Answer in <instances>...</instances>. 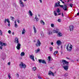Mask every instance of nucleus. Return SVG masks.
I'll return each mask as SVG.
<instances>
[{"label":"nucleus","mask_w":79,"mask_h":79,"mask_svg":"<svg viewBox=\"0 0 79 79\" xmlns=\"http://www.w3.org/2000/svg\"><path fill=\"white\" fill-rule=\"evenodd\" d=\"M60 62H63V68L65 70L67 71L68 70L69 68V62L67 61L63 60H62L60 61Z\"/></svg>","instance_id":"1"},{"label":"nucleus","mask_w":79,"mask_h":79,"mask_svg":"<svg viewBox=\"0 0 79 79\" xmlns=\"http://www.w3.org/2000/svg\"><path fill=\"white\" fill-rule=\"evenodd\" d=\"M66 48L67 50V51L71 52L73 48V45L70 44H69L66 46Z\"/></svg>","instance_id":"2"},{"label":"nucleus","mask_w":79,"mask_h":79,"mask_svg":"<svg viewBox=\"0 0 79 79\" xmlns=\"http://www.w3.org/2000/svg\"><path fill=\"white\" fill-rule=\"evenodd\" d=\"M0 45H1V46L0 47V49L1 50H2L3 49V48H2V47L3 46H6L7 45V44L6 43H3V42H2V41H0Z\"/></svg>","instance_id":"3"},{"label":"nucleus","mask_w":79,"mask_h":79,"mask_svg":"<svg viewBox=\"0 0 79 79\" xmlns=\"http://www.w3.org/2000/svg\"><path fill=\"white\" fill-rule=\"evenodd\" d=\"M53 32L54 33H56V34H57V35H58L59 37H60V32H59V30L58 28H55L53 30Z\"/></svg>","instance_id":"4"},{"label":"nucleus","mask_w":79,"mask_h":79,"mask_svg":"<svg viewBox=\"0 0 79 79\" xmlns=\"http://www.w3.org/2000/svg\"><path fill=\"white\" fill-rule=\"evenodd\" d=\"M57 12L56 11H54V14L55 16H57V15H60V9L57 8V9L56 10Z\"/></svg>","instance_id":"5"},{"label":"nucleus","mask_w":79,"mask_h":79,"mask_svg":"<svg viewBox=\"0 0 79 79\" xmlns=\"http://www.w3.org/2000/svg\"><path fill=\"white\" fill-rule=\"evenodd\" d=\"M38 61L40 63H41L43 64H46V61L44 60L39 59Z\"/></svg>","instance_id":"6"},{"label":"nucleus","mask_w":79,"mask_h":79,"mask_svg":"<svg viewBox=\"0 0 79 79\" xmlns=\"http://www.w3.org/2000/svg\"><path fill=\"white\" fill-rule=\"evenodd\" d=\"M19 66L20 67H23V68L25 69L26 68V65L25 64L21 62V63L20 64Z\"/></svg>","instance_id":"7"},{"label":"nucleus","mask_w":79,"mask_h":79,"mask_svg":"<svg viewBox=\"0 0 79 79\" xmlns=\"http://www.w3.org/2000/svg\"><path fill=\"white\" fill-rule=\"evenodd\" d=\"M40 45H41V43H40V41L39 40H38L37 42L35 44L36 46V47H40Z\"/></svg>","instance_id":"8"},{"label":"nucleus","mask_w":79,"mask_h":79,"mask_svg":"<svg viewBox=\"0 0 79 79\" xmlns=\"http://www.w3.org/2000/svg\"><path fill=\"white\" fill-rule=\"evenodd\" d=\"M19 3L20 4V6L21 7H24V3L23 2H22V0H19Z\"/></svg>","instance_id":"9"},{"label":"nucleus","mask_w":79,"mask_h":79,"mask_svg":"<svg viewBox=\"0 0 79 79\" xmlns=\"http://www.w3.org/2000/svg\"><path fill=\"white\" fill-rule=\"evenodd\" d=\"M21 47V44L19 43H17V46H16V48H17V50H19L20 49V48Z\"/></svg>","instance_id":"10"},{"label":"nucleus","mask_w":79,"mask_h":79,"mask_svg":"<svg viewBox=\"0 0 79 79\" xmlns=\"http://www.w3.org/2000/svg\"><path fill=\"white\" fill-rule=\"evenodd\" d=\"M56 2L55 4L54 5V8L60 6V2Z\"/></svg>","instance_id":"11"},{"label":"nucleus","mask_w":79,"mask_h":79,"mask_svg":"<svg viewBox=\"0 0 79 79\" xmlns=\"http://www.w3.org/2000/svg\"><path fill=\"white\" fill-rule=\"evenodd\" d=\"M63 9L64 11H67L68 10V8H67V6L65 5H64Z\"/></svg>","instance_id":"12"},{"label":"nucleus","mask_w":79,"mask_h":79,"mask_svg":"<svg viewBox=\"0 0 79 79\" xmlns=\"http://www.w3.org/2000/svg\"><path fill=\"white\" fill-rule=\"evenodd\" d=\"M30 58H31V60H32L33 61H35V60H34V55H30Z\"/></svg>","instance_id":"13"},{"label":"nucleus","mask_w":79,"mask_h":79,"mask_svg":"<svg viewBox=\"0 0 79 79\" xmlns=\"http://www.w3.org/2000/svg\"><path fill=\"white\" fill-rule=\"evenodd\" d=\"M4 23H6V22H7L8 23H10V21L9 19H5L4 21Z\"/></svg>","instance_id":"14"},{"label":"nucleus","mask_w":79,"mask_h":79,"mask_svg":"<svg viewBox=\"0 0 79 79\" xmlns=\"http://www.w3.org/2000/svg\"><path fill=\"white\" fill-rule=\"evenodd\" d=\"M70 31H73L74 30V26H70L69 27Z\"/></svg>","instance_id":"15"},{"label":"nucleus","mask_w":79,"mask_h":79,"mask_svg":"<svg viewBox=\"0 0 79 79\" xmlns=\"http://www.w3.org/2000/svg\"><path fill=\"white\" fill-rule=\"evenodd\" d=\"M48 75L49 76H51V75H52V76H54V73H53V72H52L51 71H50L49 72Z\"/></svg>","instance_id":"16"},{"label":"nucleus","mask_w":79,"mask_h":79,"mask_svg":"<svg viewBox=\"0 0 79 79\" xmlns=\"http://www.w3.org/2000/svg\"><path fill=\"white\" fill-rule=\"evenodd\" d=\"M15 43H17V44H18L19 43V40H18V38H15Z\"/></svg>","instance_id":"17"},{"label":"nucleus","mask_w":79,"mask_h":79,"mask_svg":"<svg viewBox=\"0 0 79 79\" xmlns=\"http://www.w3.org/2000/svg\"><path fill=\"white\" fill-rule=\"evenodd\" d=\"M48 32V34L49 35H51V34H52V30H49Z\"/></svg>","instance_id":"18"},{"label":"nucleus","mask_w":79,"mask_h":79,"mask_svg":"<svg viewBox=\"0 0 79 79\" xmlns=\"http://www.w3.org/2000/svg\"><path fill=\"white\" fill-rule=\"evenodd\" d=\"M40 23L41 24H42V25H45V22H44V21L42 20H41L40 21Z\"/></svg>","instance_id":"19"},{"label":"nucleus","mask_w":79,"mask_h":79,"mask_svg":"<svg viewBox=\"0 0 79 79\" xmlns=\"http://www.w3.org/2000/svg\"><path fill=\"white\" fill-rule=\"evenodd\" d=\"M33 29L34 33H35V34H36V33H37V30H36V28H35V27L34 25L33 26Z\"/></svg>","instance_id":"20"},{"label":"nucleus","mask_w":79,"mask_h":79,"mask_svg":"<svg viewBox=\"0 0 79 79\" xmlns=\"http://www.w3.org/2000/svg\"><path fill=\"white\" fill-rule=\"evenodd\" d=\"M28 13H29L30 15L31 16H32L33 15V14L32 13V12H31V11L30 10H29Z\"/></svg>","instance_id":"21"},{"label":"nucleus","mask_w":79,"mask_h":79,"mask_svg":"<svg viewBox=\"0 0 79 79\" xmlns=\"http://www.w3.org/2000/svg\"><path fill=\"white\" fill-rule=\"evenodd\" d=\"M25 32H26V30L24 29V28H23V30L22 31V34H25Z\"/></svg>","instance_id":"22"},{"label":"nucleus","mask_w":79,"mask_h":79,"mask_svg":"<svg viewBox=\"0 0 79 79\" xmlns=\"http://www.w3.org/2000/svg\"><path fill=\"white\" fill-rule=\"evenodd\" d=\"M20 55L21 56H24V55H25V53L24 52H22L21 53Z\"/></svg>","instance_id":"23"},{"label":"nucleus","mask_w":79,"mask_h":79,"mask_svg":"<svg viewBox=\"0 0 79 79\" xmlns=\"http://www.w3.org/2000/svg\"><path fill=\"white\" fill-rule=\"evenodd\" d=\"M56 44H57V45L59 46V45H60V40H57L56 42Z\"/></svg>","instance_id":"24"},{"label":"nucleus","mask_w":79,"mask_h":79,"mask_svg":"<svg viewBox=\"0 0 79 79\" xmlns=\"http://www.w3.org/2000/svg\"><path fill=\"white\" fill-rule=\"evenodd\" d=\"M58 53V51H55L53 53L54 55L56 56V53Z\"/></svg>","instance_id":"25"},{"label":"nucleus","mask_w":79,"mask_h":79,"mask_svg":"<svg viewBox=\"0 0 79 79\" xmlns=\"http://www.w3.org/2000/svg\"><path fill=\"white\" fill-rule=\"evenodd\" d=\"M39 52H40V49L38 48L37 50H35V53H37Z\"/></svg>","instance_id":"26"},{"label":"nucleus","mask_w":79,"mask_h":79,"mask_svg":"<svg viewBox=\"0 0 79 79\" xmlns=\"http://www.w3.org/2000/svg\"><path fill=\"white\" fill-rule=\"evenodd\" d=\"M35 19H36V21H39V19H38L37 18V15H35Z\"/></svg>","instance_id":"27"},{"label":"nucleus","mask_w":79,"mask_h":79,"mask_svg":"<svg viewBox=\"0 0 79 79\" xmlns=\"http://www.w3.org/2000/svg\"><path fill=\"white\" fill-rule=\"evenodd\" d=\"M68 73H66L64 75V77H67V76H68Z\"/></svg>","instance_id":"28"},{"label":"nucleus","mask_w":79,"mask_h":79,"mask_svg":"<svg viewBox=\"0 0 79 79\" xmlns=\"http://www.w3.org/2000/svg\"><path fill=\"white\" fill-rule=\"evenodd\" d=\"M36 68L35 67H33L32 69V71H35L36 70Z\"/></svg>","instance_id":"29"},{"label":"nucleus","mask_w":79,"mask_h":79,"mask_svg":"<svg viewBox=\"0 0 79 79\" xmlns=\"http://www.w3.org/2000/svg\"><path fill=\"white\" fill-rule=\"evenodd\" d=\"M10 17L11 18V20L12 21H15V18H14L13 17Z\"/></svg>","instance_id":"30"},{"label":"nucleus","mask_w":79,"mask_h":79,"mask_svg":"<svg viewBox=\"0 0 79 79\" xmlns=\"http://www.w3.org/2000/svg\"><path fill=\"white\" fill-rule=\"evenodd\" d=\"M48 59L49 60V61H50V60H51V57L50 56H49L48 57Z\"/></svg>","instance_id":"31"},{"label":"nucleus","mask_w":79,"mask_h":79,"mask_svg":"<svg viewBox=\"0 0 79 79\" xmlns=\"http://www.w3.org/2000/svg\"><path fill=\"white\" fill-rule=\"evenodd\" d=\"M51 26L52 27H54L55 26V25H54V24L53 23H52L51 24Z\"/></svg>","instance_id":"32"},{"label":"nucleus","mask_w":79,"mask_h":79,"mask_svg":"<svg viewBox=\"0 0 79 79\" xmlns=\"http://www.w3.org/2000/svg\"><path fill=\"white\" fill-rule=\"evenodd\" d=\"M41 35L42 36V37H44V33H43L42 32L41 33Z\"/></svg>","instance_id":"33"},{"label":"nucleus","mask_w":79,"mask_h":79,"mask_svg":"<svg viewBox=\"0 0 79 79\" xmlns=\"http://www.w3.org/2000/svg\"><path fill=\"white\" fill-rule=\"evenodd\" d=\"M49 49L50 50V51H52V50H53V48L52 47H50V48H49Z\"/></svg>","instance_id":"34"},{"label":"nucleus","mask_w":79,"mask_h":79,"mask_svg":"<svg viewBox=\"0 0 79 79\" xmlns=\"http://www.w3.org/2000/svg\"><path fill=\"white\" fill-rule=\"evenodd\" d=\"M69 6H70L71 8H73V5L72 4H70Z\"/></svg>","instance_id":"35"},{"label":"nucleus","mask_w":79,"mask_h":79,"mask_svg":"<svg viewBox=\"0 0 79 79\" xmlns=\"http://www.w3.org/2000/svg\"><path fill=\"white\" fill-rule=\"evenodd\" d=\"M10 74L9 73L8 75V77L9 78V79H10V78H11V76H10Z\"/></svg>","instance_id":"36"},{"label":"nucleus","mask_w":79,"mask_h":79,"mask_svg":"<svg viewBox=\"0 0 79 79\" xmlns=\"http://www.w3.org/2000/svg\"><path fill=\"white\" fill-rule=\"evenodd\" d=\"M62 33L61 32H60V37H62Z\"/></svg>","instance_id":"37"},{"label":"nucleus","mask_w":79,"mask_h":79,"mask_svg":"<svg viewBox=\"0 0 79 79\" xmlns=\"http://www.w3.org/2000/svg\"><path fill=\"white\" fill-rule=\"evenodd\" d=\"M60 7H61V8H63V7L64 6L63 5H60Z\"/></svg>","instance_id":"38"},{"label":"nucleus","mask_w":79,"mask_h":79,"mask_svg":"<svg viewBox=\"0 0 79 79\" xmlns=\"http://www.w3.org/2000/svg\"><path fill=\"white\" fill-rule=\"evenodd\" d=\"M0 35H2V31L1 30H0Z\"/></svg>","instance_id":"39"},{"label":"nucleus","mask_w":79,"mask_h":79,"mask_svg":"<svg viewBox=\"0 0 79 79\" xmlns=\"http://www.w3.org/2000/svg\"><path fill=\"white\" fill-rule=\"evenodd\" d=\"M60 49L61 50H63V46L62 45H61L60 47Z\"/></svg>","instance_id":"40"},{"label":"nucleus","mask_w":79,"mask_h":79,"mask_svg":"<svg viewBox=\"0 0 79 79\" xmlns=\"http://www.w3.org/2000/svg\"><path fill=\"white\" fill-rule=\"evenodd\" d=\"M60 0V1H61L62 3L64 4V1H63V0Z\"/></svg>","instance_id":"41"},{"label":"nucleus","mask_w":79,"mask_h":79,"mask_svg":"<svg viewBox=\"0 0 79 79\" xmlns=\"http://www.w3.org/2000/svg\"><path fill=\"white\" fill-rule=\"evenodd\" d=\"M15 27H18V25L17 24H15Z\"/></svg>","instance_id":"42"},{"label":"nucleus","mask_w":79,"mask_h":79,"mask_svg":"<svg viewBox=\"0 0 79 79\" xmlns=\"http://www.w3.org/2000/svg\"><path fill=\"white\" fill-rule=\"evenodd\" d=\"M8 32L9 34H11V31H10V30H9L8 31Z\"/></svg>","instance_id":"43"},{"label":"nucleus","mask_w":79,"mask_h":79,"mask_svg":"<svg viewBox=\"0 0 79 79\" xmlns=\"http://www.w3.org/2000/svg\"><path fill=\"white\" fill-rule=\"evenodd\" d=\"M17 21L18 22V23H20V21H19V20L18 19H17Z\"/></svg>","instance_id":"44"},{"label":"nucleus","mask_w":79,"mask_h":79,"mask_svg":"<svg viewBox=\"0 0 79 79\" xmlns=\"http://www.w3.org/2000/svg\"><path fill=\"white\" fill-rule=\"evenodd\" d=\"M38 77L39 79H42V77H40L38 76Z\"/></svg>","instance_id":"45"},{"label":"nucleus","mask_w":79,"mask_h":79,"mask_svg":"<svg viewBox=\"0 0 79 79\" xmlns=\"http://www.w3.org/2000/svg\"><path fill=\"white\" fill-rule=\"evenodd\" d=\"M61 44H62V42L60 41V45H61Z\"/></svg>","instance_id":"46"},{"label":"nucleus","mask_w":79,"mask_h":79,"mask_svg":"<svg viewBox=\"0 0 79 79\" xmlns=\"http://www.w3.org/2000/svg\"><path fill=\"white\" fill-rule=\"evenodd\" d=\"M8 23V26H9V27L10 26V23Z\"/></svg>","instance_id":"47"},{"label":"nucleus","mask_w":79,"mask_h":79,"mask_svg":"<svg viewBox=\"0 0 79 79\" xmlns=\"http://www.w3.org/2000/svg\"><path fill=\"white\" fill-rule=\"evenodd\" d=\"M17 77H19V74L18 73L17 74Z\"/></svg>","instance_id":"48"},{"label":"nucleus","mask_w":79,"mask_h":79,"mask_svg":"<svg viewBox=\"0 0 79 79\" xmlns=\"http://www.w3.org/2000/svg\"><path fill=\"white\" fill-rule=\"evenodd\" d=\"M62 17H64V15L63 13H62Z\"/></svg>","instance_id":"49"},{"label":"nucleus","mask_w":79,"mask_h":79,"mask_svg":"<svg viewBox=\"0 0 79 79\" xmlns=\"http://www.w3.org/2000/svg\"><path fill=\"white\" fill-rule=\"evenodd\" d=\"M13 5H14V6H16V4L15 3H14L13 4Z\"/></svg>","instance_id":"50"},{"label":"nucleus","mask_w":79,"mask_h":79,"mask_svg":"<svg viewBox=\"0 0 79 79\" xmlns=\"http://www.w3.org/2000/svg\"><path fill=\"white\" fill-rule=\"evenodd\" d=\"M10 64H11V63H10V62H9L8 63V65H10Z\"/></svg>","instance_id":"51"},{"label":"nucleus","mask_w":79,"mask_h":79,"mask_svg":"<svg viewBox=\"0 0 79 79\" xmlns=\"http://www.w3.org/2000/svg\"><path fill=\"white\" fill-rule=\"evenodd\" d=\"M40 2L41 3H42V0H39Z\"/></svg>","instance_id":"52"},{"label":"nucleus","mask_w":79,"mask_h":79,"mask_svg":"<svg viewBox=\"0 0 79 79\" xmlns=\"http://www.w3.org/2000/svg\"><path fill=\"white\" fill-rule=\"evenodd\" d=\"M14 22H15V24H16V20H15Z\"/></svg>","instance_id":"53"},{"label":"nucleus","mask_w":79,"mask_h":79,"mask_svg":"<svg viewBox=\"0 0 79 79\" xmlns=\"http://www.w3.org/2000/svg\"><path fill=\"white\" fill-rule=\"evenodd\" d=\"M77 15L78 16H79V12L77 14Z\"/></svg>","instance_id":"54"},{"label":"nucleus","mask_w":79,"mask_h":79,"mask_svg":"<svg viewBox=\"0 0 79 79\" xmlns=\"http://www.w3.org/2000/svg\"><path fill=\"white\" fill-rule=\"evenodd\" d=\"M51 45H53V42L51 43Z\"/></svg>","instance_id":"55"},{"label":"nucleus","mask_w":79,"mask_h":79,"mask_svg":"<svg viewBox=\"0 0 79 79\" xmlns=\"http://www.w3.org/2000/svg\"><path fill=\"white\" fill-rule=\"evenodd\" d=\"M66 58H67V59H68V60H70V59L68 58V57H66Z\"/></svg>","instance_id":"56"},{"label":"nucleus","mask_w":79,"mask_h":79,"mask_svg":"<svg viewBox=\"0 0 79 79\" xmlns=\"http://www.w3.org/2000/svg\"><path fill=\"white\" fill-rule=\"evenodd\" d=\"M58 22H60V19H58Z\"/></svg>","instance_id":"57"},{"label":"nucleus","mask_w":79,"mask_h":79,"mask_svg":"<svg viewBox=\"0 0 79 79\" xmlns=\"http://www.w3.org/2000/svg\"><path fill=\"white\" fill-rule=\"evenodd\" d=\"M61 19H60V22H61Z\"/></svg>","instance_id":"58"},{"label":"nucleus","mask_w":79,"mask_h":79,"mask_svg":"<svg viewBox=\"0 0 79 79\" xmlns=\"http://www.w3.org/2000/svg\"><path fill=\"white\" fill-rule=\"evenodd\" d=\"M12 34L13 35H14V34H15V33H14V32H13V33H12Z\"/></svg>","instance_id":"59"},{"label":"nucleus","mask_w":79,"mask_h":79,"mask_svg":"<svg viewBox=\"0 0 79 79\" xmlns=\"http://www.w3.org/2000/svg\"><path fill=\"white\" fill-rule=\"evenodd\" d=\"M57 49H59V47H57Z\"/></svg>","instance_id":"60"},{"label":"nucleus","mask_w":79,"mask_h":79,"mask_svg":"<svg viewBox=\"0 0 79 79\" xmlns=\"http://www.w3.org/2000/svg\"><path fill=\"white\" fill-rule=\"evenodd\" d=\"M71 61H73H73H74V60H71Z\"/></svg>","instance_id":"61"},{"label":"nucleus","mask_w":79,"mask_h":79,"mask_svg":"<svg viewBox=\"0 0 79 79\" xmlns=\"http://www.w3.org/2000/svg\"><path fill=\"white\" fill-rule=\"evenodd\" d=\"M38 16H39V17H40V15H38Z\"/></svg>","instance_id":"62"},{"label":"nucleus","mask_w":79,"mask_h":79,"mask_svg":"<svg viewBox=\"0 0 79 79\" xmlns=\"http://www.w3.org/2000/svg\"><path fill=\"white\" fill-rule=\"evenodd\" d=\"M34 42H35V41L34 40Z\"/></svg>","instance_id":"63"},{"label":"nucleus","mask_w":79,"mask_h":79,"mask_svg":"<svg viewBox=\"0 0 79 79\" xmlns=\"http://www.w3.org/2000/svg\"><path fill=\"white\" fill-rule=\"evenodd\" d=\"M46 79H49V78H46Z\"/></svg>","instance_id":"64"}]
</instances>
